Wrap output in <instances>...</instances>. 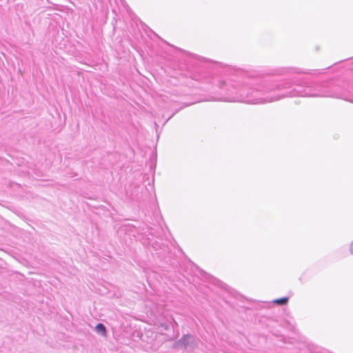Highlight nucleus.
<instances>
[{"instance_id":"2","label":"nucleus","mask_w":353,"mask_h":353,"mask_svg":"<svg viewBox=\"0 0 353 353\" xmlns=\"http://www.w3.org/2000/svg\"><path fill=\"white\" fill-rule=\"evenodd\" d=\"M288 302V297H283L280 299H276L273 301V303L276 305H286Z\"/></svg>"},{"instance_id":"4","label":"nucleus","mask_w":353,"mask_h":353,"mask_svg":"<svg viewBox=\"0 0 353 353\" xmlns=\"http://www.w3.org/2000/svg\"><path fill=\"white\" fill-rule=\"evenodd\" d=\"M350 251L351 254H353V242L350 245Z\"/></svg>"},{"instance_id":"3","label":"nucleus","mask_w":353,"mask_h":353,"mask_svg":"<svg viewBox=\"0 0 353 353\" xmlns=\"http://www.w3.org/2000/svg\"><path fill=\"white\" fill-rule=\"evenodd\" d=\"M191 339V336L189 335H185L183 336V338L180 340L179 343L183 344V346H186L189 341Z\"/></svg>"},{"instance_id":"1","label":"nucleus","mask_w":353,"mask_h":353,"mask_svg":"<svg viewBox=\"0 0 353 353\" xmlns=\"http://www.w3.org/2000/svg\"><path fill=\"white\" fill-rule=\"evenodd\" d=\"M96 330L97 332L101 333L103 336L107 335L106 329L102 323H98L96 325Z\"/></svg>"}]
</instances>
